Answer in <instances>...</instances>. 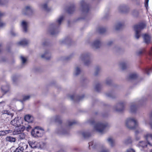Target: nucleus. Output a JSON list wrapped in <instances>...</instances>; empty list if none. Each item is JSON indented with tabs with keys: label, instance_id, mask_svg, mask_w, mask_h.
Masks as SVG:
<instances>
[{
	"label": "nucleus",
	"instance_id": "nucleus-20",
	"mask_svg": "<svg viewBox=\"0 0 152 152\" xmlns=\"http://www.w3.org/2000/svg\"><path fill=\"white\" fill-rule=\"evenodd\" d=\"M24 119L26 121L29 123L32 122L33 120V117L29 115H27L25 116Z\"/></svg>",
	"mask_w": 152,
	"mask_h": 152
},
{
	"label": "nucleus",
	"instance_id": "nucleus-7",
	"mask_svg": "<svg viewBox=\"0 0 152 152\" xmlns=\"http://www.w3.org/2000/svg\"><path fill=\"white\" fill-rule=\"evenodd\" d=\"M80 10L83 14L87 13L89 11V7L85 1L82 0L80 3Z\"/></svg>",
	"mask_w": 152,
	"mask_h": 152
},
{
	"label": "nucleus",
	"instance_id": "nucleus-34",
	"mask_svg": "<svg viewBox=\"0 0 152 152\" xmlns=\"http://www.w3.org/2000/svg\"><path fill=\"white\" fill-rule=\"evenodd\" d=\"M19 137L20 139H23L25 137V134L23 133H20L19 134Z\"/></svg>",
	"mask_w": 152,
	"mask_h": 152
},
{
	"label": "nucleus",
	"instance_id": "nucleus-45",
	"mask_svg": "<svg viewBox=\"0 0 152 152\" xmlns=\"http://www.w3.org/2000/svg\"><path fill=\"white\" fill-rule=\"evenodd\" d=\"M144 41L145 43L148 44L151 42L150 39H144Z\"/></svg>",
	"mask_w": 152,
	"mask_h": 152
},
{
	"label": "nucleus",
	"instance_id": "nucleus-23",
	"mask_svg": "<svg viewBox=\"0 0 152 152\" xmlns=\"http://www.w3.org/2000/svg\"><path fill=\"white\" fill-rule=\"evenodd\" d=\"M1 89L3 93L5 94L9 91V87L8 86H3L1 87Z\"/></svg>",
	"mask_w": 152,
	"mask_h": 152
},
{
	"label": "nucleus",
	"instance_id": "nucleus-8",
	"mask_svg": "<svg viewBox=\"0 0 152 152\" xmlns=\"http://www.w3.org/2000/svg\"><path fill=\"white\" fill-rule=\"evenodd\" d=\"M28 145L26 143L22 142L19 146L16 148L13 152H23V151L26 150L28 147Z\"/></svg>",
	"mask_w": 152,
	"mask_h": 152
},
{
	"label": "nucleus",
	"instance_id": "nucleus-57",
	"mask_svg": "<svg viewBox=\"0 0 152 152\" xmlns=\"http://www.w3.org/2000/svg\"><path fill=\"white\" fill-rule=\"evenodd\" d=\"M135 139L137 140H139L140 139V136H138L137 135H135Z\"/></svg>",
	"mask_w": 152,
	"mask_h": 152
},
{
	"label": "nucleus",
	"instance_id": "nucleus-4",
	"mask_svg": "<svg viewBox=\"0 0 152 152\" xmlns=\"http://www.w3.org/2000/svg\"><path fill=\"white\" fill-rule=\"evenodd\" d=\"M107 125V123L99 122L94 124V129L96 132L102 133Z\"/></svg>",
	"mask_w": 152,
	"mask_h": 152
},
{
	"label": "nucleus",
	"instance_id": "nucleus-9",
	"mask_svg": "<svg viewBox=\"0 0 152 152\" xmlns=\"http://www.w3.org/2000/svg\"><path fill=\"white\" fill-rule=\"evenodd\" d=\"M10 123L15 126H21V124H22V122L21 118L17 117L12 120Z\"/></svg>",
	"mask_w": 152,
	"mask_h": 152
},
{
	"label": "nucleus",
	"instance_id": "nucleus-53",
	"mask_svg": "<svg viewBox=\"0 0 152 152\" xmlns=\"http://www.w3.org/2000/svg\"><path fill=\"white\" fill-rule=\"evenodd\" d=\"M142 132L141 130L140 129H139V130H136L135 132V135H137L138 134Z\"/></svg>",
	"mask_w": 152,
	"mask_h": 152
},
{
	"label": "nucleus",
	"instance_id": "nucleus-15",
	"mask_svg": "<svg viewBox=\"0 0 152 152\" xmlns=\"http://www.w3.org/2000/svg\"><path fill=\"white\" fill-rule=\"evenodd\" d=\"M148 143L145 141H140L137 144L138 146L140 149L144 148L147 146Z\"/></svg>",
	"mask_w": 152,
	"mask_h": 152
},
{
	"label": "nucleus",
	"instance_id": "nucleus-33",
	"mask_svg": "<svg viewBox=\"0 0 152 152\" xmlns=\"http://www.w3.org/2000/svg\"><path fill=\"white\" fill-rule=\"evenodd\" d=\"M121 68L123 70L125 69L126 67V64L125 63L122 62L120 65Z\"/></svg>",
	"mask_w": 152,
	"mask_h": 152
},
{
	"label": "nucleus",
	"instance_id": "nucleus-49",
	"mask_svg": "<svg viewBox=\"0 0 152 152\" xmlns=\"http://www.w3.org/2000/svg\"><path fill=\"white\" fill-rule=\"evenodd\" d=\"M74 10V9L73 7H71L69 8L68 10V12L69 13H72V12Z\"/></svg>",
	"mask_w": 152,
	"mask_h": 152
},
{
	"label": "nucleus",
	"instance_id": "nucleus-40",
	"mask_svg": "<svg viewBox=\"0 0 152 152\" xmlns=\"http://www.w3.org/2000/svg\"><path fill=\"white\" fill-rule=\"evenodd\" d=\"M41 7L45 10H48L47 5L46 4H44L43 5H41Z\"/></svg>",
	"mask_w": 152,
	"mask_h": 152
},
{
	"label": "nucleus",
	"instance_id": "nucleus-5",
	"mask_svg": "<svg viewBox=\"0 0 152 152\" xmlns=\"http://www.w3.org/2000/svg\"><path fill=\"white\" fill-rule=\"evenodd\" d=\"M44 130L39 129V127H36L31 131V135L34 137H42L44 133Z\"/></svg>",
	"mask_w": 152,
	"mask_h": 152
},
{
	"label": "nucleus",
	"instance_id": "nucleus-32",
	"mask_svg": "<svg viewBox=\"0 0 152 152\" xmlns=\"http://www.w3.org/2000/svg\"><path fill=\"white\" fill-rule=\"evenodd\" d=\"M30 97V96L28 95L24 96H23V99L21 100L20 101L23 102V101L27 100L29 99Z\"/></svg>",
	"mask_w": 152,
	"mask_h": 152
},
{
	"label": "nucleus",
	"instance_id": "nucleus-47",
	"mask_svg": "<svg viewBox=\"0 0 152 152\" xmlns=\"http://www.w3.org/2000/svg\"><path fill=\"white\" fill-rule=\"evenodd\" d=\"M125 152H135V151L133 149L130 148L127 149Z\"/></svg>",
	"mask_w": 152,
	"mask_h": 152
},
{
	"label": "nucleus",
	"instance_id": "nucleus-29",
	"mask_svg": "<svg viewBox=\"0 0 152 152\" xmlns=\"http://www.w3.org/2000/svg\"><path fill=\"white\" fill-rule=\"evenodd\" d=\"M80 72V69L78 67H77L75 69L74 75H79Z\"/></svg>",
	"mask_w": 152,
	"mask_h": 152
},
{
	"label": "nucleus",
	"instance_id": "nucleus-43",
	"mask_svg": "<svg viewBox=\"0 0 152 152\" xmlns=\"http://www.w3.org/2000/svg\"><path fill=\"white\" fill-rule=\"evenodd\" d=\"M75 121H68V126H72L74 124H75Z\"/></svg>",
	"mask_w": 152,
	"mask_h": 152
},
{
	"label": "nucleus",
	"instance_id": "nucleus-52",
	"mask_svg": "<svg viewBox=\"0 0 152 152\" xmlns=\"http://www.w3.org/2000/svg\"><path fill=\"white\" fill-rule=\"evenodd\" d=\"M100 87V85L99 84H98L95 87V89L97 91H99V90Z\"/></svg>",
	"mask_w": 152,
	"mask_h": 152
},
{
	"label": "nucleus",
	"instance_id": "nucleus-56",
	"mask_svg": "<svg viewBox=\"0 0 152 152\" xmlns=\"http://www.w3.org/2000/svg\"><path fill=\"white\" fill-rule=\"evenodd\" d=\"M4 136V131H0V136Z\"/></svg>",
	"mask_w": 152,
	"mask_h": 152
},
{
	"label": "nucleus",
	"instance_id": "nucleus-24",
	"mask_svg": "<svg viewBox=\"0 0 152 152\" xmlns=\"http://www.w3.org/2000/svg\"><path fill=\"white\" fill-rule=\"evenodd\" d=\"M138 76V75L136 73H131L129 76V79L130 80L134 79L137 78Z\"/></svg>",
	"mask_w": 152,
	"mask_h": 152
},
{
	"label": "nucleus",
	"instance_id": "nucleus-41",
	"mask_svg": "<svg viewBox=\"0 0 152 152\" xmlns=\"http://www.w3.org/2000/svg\"><path fill=\"white\" fill-rule=\"evenodd\" d=\"M4 135L13 132L12 131L10 130H5L4 131Z\"/></svg>",
	"mask_w": 152,
	"mask_h": 152
},
{
	"label": "nucleus",
	"instance_id": "nucleus-39",
	"mask_svg": "<svg viewBox=\"0 0 152 152\" xmlns=\"http://www.w3.org/2000/svg\"><path fill=\"white\" fill-rule=\"evenodd\" d=\"M10 34L14 37H17L18 35V34L14 31H11Z\"/></svg>",
	"mask_w": 152,
	"mask_h": 152
},
{
	"label": "nucleus",
	"instance_id": "nucleus-55",
	"mask_svg": "<svg viewBox=\"0 0 152 152\" xmlns=\"http://www.w3.org/2000/svg\"><path fill=\"white\" fill-rule=\"evenodd\" d=\"M89 122V123L91 124H94L95 123L94 121L93 120H90Z\"/></svg>",
	"mask_w": 152,
	"mask_h": 152
},
{
	"label": "nucleus",
	"instance_id": "nucleus-10",
	"mask_svg": "<svg viewBox=\"0 0 152 152\" xmlns=\"http://www.w3.org/2000/svg\"><path fill=\"white\" fill-rule=\"evenodd\" d=\"M125 104L123 102H121L117 103L114 107V109L116 111L121 112L124 109Z\"/></svg>",
	"mask_w": 152,
	"mask_h": 152
},
{
	"label": "nucleus",
	"instance_id": "nucleus-59",
	"mask_svg": "<svg viewBox=\"0 0 152 152\" xmlns=\"http://www.w3.org/2000/svg\"><path fill=\"white\" fill-rule=\"evenodd\" d=\"M26 128L27 131H28L29 130L31 129V127L30 126L28 125L27 127H26Z\"/></svg>",
	"mask_w": 152,
	"mask_h": 152
},
{
	"label": "nucleus",
	"instance_id": "nucleus-11",
	"mask_svg": "<svg viewBox=\"0 0 152 152\" xmlns=\"http://www.w3.org/2000/svg\"><path fill=\"white\" fill-rule=\"evenodd\" d=\"M25 127L23 126H17L13 132V134L15 135L20 134L21 131H23L25 129Z\"/></svg>",
	"mask_w": 152,
	"mask_h": 152
},
{
	"label": "nucleus",
	"instance_id": "nucleus-54",
	"mask_svg": "<svg viewBox=\"0 0 152 152\" xmlns=\"http://www.w3.org/2000/svg\"><path fill=\"white\" fill-rule=\"evenodd\" d=\"M111 82V81L110 79H107L106 81V83L107 85H110Z\"/></svg>",
	"mask_w": 152,
	"mask_h": 152
},
{
	"label": "nucleus",
	"instance_id": "nucleus-14",
	"mask_svg": "<svg viewBox=\"0 0 152 152\" xmlns=\"http://www.w3.org/2000/svg\"><path fill=\"white\" fill-rule=\"evenodd\" d=\"M32 11L31 7L30 6H27L23 9L22 11V13L23 15L28 14Z\"/></svg>",
	"mask_w": 152,
	"mask_h": 152
},
{
	"label": "nucleus",
	"instance_id": "nucleus-31",
	"mask_svg": "<svg viewBox=\"0 0 152 152\" xmlns=\"http://www.w3.org/2000/svg\"><path fill=\"white\" fill-rule=\"evenodd\" d=\"M144 49H140L137 50L136 52V54L138 56H140L142 55L144 52Z\"/></svg>",
	"mask_w": 152,
	"mask_h": 152
},
{
	"label": "nucleus",
	"instance_id": "nucleus-38",
	"mask_svg": "<svg viewBox=\"0 0 152 152\" xmlns=\"http://www.w3.org/2000/svg\"><path fill=\"white\" fill-rule=\"evenodd\" d=\"M149 1V0H145V3H144L145 6L146 7L147 10H148V8Z\"/></svg>",
	"mask_w": 152,
	"mask_h": 152
},
{
	"label": "nucleus",
	"instance_id": "nucleus-12",
	"mask_svg": "<svg viewBox=\"0 0 152 152\" xmlns=\"http://www.w3.org/2000/svg\"><path fill=\"white\" fill-rule=\"evenodd\" d=\"M148 144L152 146V134L147 133L144 136Z\"/></svg>",
	"mask_w": 152,
	"mask_h": 152
},
{
	"label": "nucleus",
	"instance_id": "nucleus-13",
	"mask_svg": "<svg viewBox=\"0 0 152 152\" xmlns=\"http://www.w3.org/2000/svg\"><path fill=\"white\" fill-rule=\"evenodd\" d=\"M29 146L32 148H39L40 145L38 143L34 141H28Z\"/></svg>",
	"mask_w": 152,
	"mask_h": 152
},
{
	"label": "nucleus",
	"instance_id": "nucleus-28",
	"mask_svg": "<svg viewBox=\"0 0 152 152\" xmlns=\"http://www.w3.org/2000/svg\"><path fill=\"white\" fill-rule=\"evenodd\" d=\"M82 134L83 136L85 138H86L90 136L91 134L90 133L88 132H83L82 133Z\"/></svg>",
	"mask_w": 152,
	"mask_h": 152
},
{
	"label": "nucleus",
	"instance_id": "nucleus-60",
	"mask_svg": "<svg viewBox=\"0 0 152 152\" xmlns=\"http://www.w3.org/2000/svg\"><path fill=\"white\" fill-rule=\"evenodd\" d=\"M119 10L120 11L122 12H124V11L123 10H122L121 9H125V8L124 7H121L119 8Z\"/></svg>",
	"mask_w": 152,
	"mask_h": 152
},
{
	"label": "nucleus",
	"instance_id": "nucleus-27",
	"mask_svg": "<svg viewBox=\"0 0 152 152\" xmlns=\"http://www.w3.org/2000/svg\"><path fill=\"white\" fill-rule=\"evenodd\" d=\"M132 142V140L131 138L129 137L127 139L124 141V143L125 145H128L131 144Z\"/></svg>",
	"mask_w": 152,
	"mask_h": 152
},
{
	"label": "nucleus",
	"instance_id": "nucleus-30",
	"mask_svg": "<svg viewBox=\"0 0 152 152\" xmlns=\"http://www.w3.org/2000/svg\"><path fill=\"white\" fill-rule=\"evenodd\" d=\"M28 43V42L27 41L25 40H23L19 42L18 43V44L20 45H22L23 46H25L27 45Z\"/></svg>",
	"mask_w": 152,
	"mask_h": 152
},
{
	"label": "nucleus",
	"instance_id": "nucleus-48",
	"mask_svg": "<svg viewBox=\"0 0 152 152\" xmlns=\"http://www.w3.org/2000/svg\"><path fill=\"white\" fill-rule=\"evenodd\" d=\"M100 68L99 67H96L95 69V75H97L98 73H99V71Z\"/></svg>",
	"mask_w": 152,
	"mask_h": 152
},
{
	"label": "nucleus",
	"instance_id": "nucleus-46",
	"mask_svg": "<svg viewBox=\"0 0 152 152\" xmlns=\"http://www.w3.org/2000/svg\"><path fill=\"white\" fill-rule=\"evenodd\" d=\"M58 133L60 134H66V132L64 129H62Z\"/></svg>",
	"mask_w": 152,
	"mask_h": 152
},
{
	"label": "nucleus",
	"instance_id": "nucleus-2",
	"mask_svg": "<svg viewBox=\"0 0 152 152\" xmlns=\"http://www.w3.org/2000/svg\"><path fill=\"white\" fill-rule=\"evenodd\" d=\"M125 123L126 127L131 129H135L138 125V123L137 120L133 117L127 118L125 121Z\"/></svg>",
	"mask_w": 152,
	"mask_h": 152
},
{
	"label": "nucleus",
	"instance_id": "nucleus-62",
	"mask_svg": "<svg viewBox=\"0 0 152 152\" xmlns=\"http://www.w3.org/2000/svg\"><path fill=\"white\" fill-rule=\"evenodd\" d=\"M70 99L72 100L74 99V98L75 97L74 95H71L69 96Z\"/></svg>",
	"mask_w": 152,
	"mask_h": 152
},
{
	"label": "nucleus",
	"instance_id": "nucleus-22",
	"mask_svg": "<svg viewBox=\"0 0 152 152\" xmlns=\"http://www.w3.org/2000/svg\"><path fill=\"white\" fill-rule=\"evenodd\" d=\"M41 57L42 58H45L46 59L48 60L51 57L50 54L48 53L45 52L44 54L42 55L41 56Z\"/></svg>",
	"mask_w": 152,
	"mask_h": 152
},
{
	"label": "nucleus",
	"instance_id": "nucleus-25",
	"mask_svg": "<svg viewBox=\"0 0 152 152\" xmlns=\"http://www.w3.org/2000/svg\"><path fill=\"white\" fill-rule=\"evenodd\" d=\"M124 25L123 23L119 22L115 26V28L117 30H119Z\"/></svg>",
	"mask_w": 152,
	"mask_h": 152
},
{
	"label": "nucleus",
	"instance_id": "nucleus-37",
	"mask_svg": "<svg viewBox=\"0 0 152 152\" xmlns=\"http://www.w3.org/2000/svg\"><path fill=\"white\" fill-rule=\"evenodd\" d=\"M105 31V29L104 28H100L98 30L99 32L101 34L104 33Z\"/></svg>",
	"mask_w": 152,
	"mask_h": 152
},
{
	"label": "nucleus",
	"instance_id": "nucleus-16",
	"mask_svg": "<svg viewBox=\"0 0 152 152\" xmlns=\"http://www.w3.org/2000/svg\"><path fill=\"white\" fill-rule=\"evenodd\" d=\"M21 25L23 31L24 32H26L27 31L28 23L25 20H23L21 22Z\"/></svg>",
	"mask_w": 152,
	"mask_h": 152
},
{
	"label": "nucleus",
	"instance_id": "nucleus-58",
	"mask_svg": "<svg viewBox=\"0 0 152 152\" xmlns=\"http://www.w3.org/2000/svg\"><path fill=\"white\" fill-rule=\"evenodd\" d=\"M143 123L145 125H147L148 124V121L147 120H145L143 121Z\"/></svg>",
	"mask_w": 152,
	"mask_h": 152
},
{
	"label": "nucleus",
	"instance_id": "nucleus-61",
	"mask_svg": "<svg viewBox=\"0 0 152 152\" xmlns=\"http://www.w3.org/2000/svg\"><path fill=\"white\" fill-rule=\"evenodd\" d=\"M12 79L14 82H15L16 80V77H12Z\"/></svg>",
	"mask_w": 152,
	"mask_h": 152
},
{
	"label": "nucleus",
	"instance_id": "nucleus-51",
	"mask_svg": "<svg viewBox=\"0 0 152 152\" xmlns=\"http://www.w3.org/2000/svg\"><path fill=\"white\" fill-rule=\"evenodd\" d=\"M89 147L92 146L93 148H95V145H93L94 142L93 141L90 142L89 143Z\"/></svg>",
	"mask_w": 152,
	"mask_h": 152
},
{
	"label": "nucleus",
	"instance_id": "nucleus-63",
	"mask_svg": "<svg viewBox=\"0 0 152 152\" xmlns=\"http://www.w3.org/2000/svg\"><path fill=\"white\" fill-rule=\"evenodd\" d=\"M113 43V42L112 41L109 42L107 43V45L109 46L111 45Z\"/></svg>",
	"mask_w": 152,
	"mask_h": 152
},
{
	"label": "nucleus",
	"instance_id": "nucleus-35",
	"mask_svg": "<svg viewBox=\"0 0 152 152\" xmlns=\"http://www.w3.org/2000/svg\"><path fill=\"white\" fill-rule=\"evenodd\" d=\"M145 72L147 75H149L150 73L152 72V68H151L147 69H146Z\"/></svg>",
	"mask_w": 152,
	"mask_h": 152
},
{
	"label": "nucleus",
	"instance_id": "nucleus-36",
	"mask_svg": "<svg viewBox=\"0 0 152 152\" xmlns=\"http://www.w3.org/2000/svg\"><path fill=\"white\" fill-rule=\"evenodd\" d=\"M142 37L143 38H150L151 37L150 35L148 33H145L142 34Z\"/></svg>",
	"mask_w": 152,
	"mask_h": 152
},
{
	"label": "nucleus",
	"instance_id": "nucleus-26",
	"mask_svg": "<svg viewBox=\"0 0 152 152\" xmlns=\"http://www.w3.org/2000/svg\"><path fill=\"white\" fill-rule=\"evenodd\" d=\"M53 120L55 122L60 123L61 122L60 117L58 115L52 118Z\"/></svg>",
	"mask_w": 152,
	"mask_h": 152
},
{
	"label": "nucleus",
	"instance_id": "nucleus-17",
	"mask_svg": "<svg viewBox=\"0 0 152 152\" xmlns=\"http://www.w3.org/2000/svg\"><path fill=\"white\" fill-rule=\"evenodd\" d=\"M101 45L100 41L98 40H97L93 43L92 45L94 48L97 49L100 47Z\"/></svg>",
	"mask_w": 152,
	"mask_h": 152
},
{
	"label": "nucleus",
	"instance_id": "nucleus-21",
	"mask_svg": "<svg viewBox=\"0 0 152 152\" xmlns=\"http://www.w3.org/2000/svg\"><path fill=\"white\" fill-rule=\"evenodd\" d=\"M5 140L6 141L11 142H14L16 141V139L15 137L10 136L7 137Z\"/></svg>",
	"mask_w": 152,
	"mask_h": 152
},
{
	"label": "nucleus",
	"instance_id": "nucleus-42",
	"mask_svg": "<svg viewBox=\"0 0 152 152\" xmlns=\"http://www.w3.org/2000/svg\"><path fill=\"white\" fill-rule=\"evenodd\" d=\"M20 59L23 64H24L26 61V58L22 56H20Z\"/></svg>",
	"mask_w": 152,
	"mask_h": 152
},
{
	"label": "nucleus",
	"instance_id": "nucleus-44",
	"mask_svg": "<svg viewBox=\"0 0 152 152\" xmlns=\"http://www.w3.org/2000/svg\"><path fill=\"white\" fill-rule=\"evenodd\" d=\"M3 114H7L8 115H10L11 114L10 112L7 110H4L2 112Z\"/></svg>",
	"mask_w": 152,
	"mask_h": 152
},
{
	"label": "nucleus",
	"instance_id": "nucleus-19",
	"mask_svg": "<svg viewBox=\"0 0 152 152\" xmlns=\"http://www.w3.org/2000/svg\"><path fill=\"white\" fill-rule=\"evenodd\" d=\"M107 141L111 147H113L115 145L114 141L113 138L111 137H108L107 139Z\"/></svg>",
	"mask_w": 152,
	"mask_h": 152
},
{
	"label": "nucleus",
	"instance_id": "nucleus-50",
	"mask_svg": "<svg viewBox=\"0 0 152 152\" xmlns=\"http://www.w3.org/2000/svg\"><path fill=\"white\" fill-rule=\"evenodd\" d=\"M100 152H109V151L105 148H103Z\"/></svg>",
	"mask_w": 152,
	"mask_h": 152
},
{
	"label": "nucleus",
	"instance_id": "nucleus-6",
	"mask_svg": "<svg viewBox=\"0 0 152 152\" xmlns=\"http://www.w3.org/2000/svg\"><path fill=\"white\" fill-rule=\"evenodd\" d=\"M90 55L87 53H84L82 54L80 57V59L83 61L85 64L86 65H88L90 63L89 60Z\"/></svg>",
	"mask_w": 152,
	"mask_h": 152
},
{
	"label": "nucleus",
	"instance_id": "nucleus-3",
	"mask_svg": "<svg viewBox=\"0 0 152 152\" xmlns=\"http://www.w3.org/2000/svg\"><path fill=\"white\" fill-rule=\"evenodd\" d=\"M146 26L145 23L142 22L135 25L134 29L135 31V37L136 38H139L141 37L140 31L145 28Z\"/></svg>",
	"mask_w": 152,
	"mask_h": 152
},
{
	"label": "nucleus",
	"instance_id": "nucleus-1",
	"mask_svg": "<svg viewBox=\"0 0 152 152\" xmlns=\"http://www.w3.org/2000/svg\"><path fill=\"white\" fill-rule=\"evenodd\" d=\"M64 19V16H61L58 18L56 22L50 23L47 30V34L51 35H56L58 33V27Z\"/></svg>",
	"mask_w": 152,
	"mask_h": 152
},
{
	"label": "nucleus",
	"instance_id": "nucleus-18",
	"mask_svg": "<svg viewBox=\"0 0 152 152\" xmlns=\"http://www.w3.org/2000/svg\"><path fill=\"white\" fill-rule=\"evenodd\" d=\"M137 107L135 104L131 103L130 107V111L132 113H135L137 110Z\"/></svg>",
	"mask_w": 152,
	"mask_h": 152
},
{
	"label": "nucleus",
	"instance_id": "nucleus-64",
	"mask_svg": "<svg viewBox=\"0 0 152 152\" xmlns=\"http://www.w3.org/2000/svg\"><path fill=\"white\" fill-rule=\"evenodd\" d=\"M83 97H84V96H82L81 97H79L78 98V100H81L82 98H83Z\"/></svg>",
	"mask_w": 152,
	"mask_h": 152
}]
</instances>
